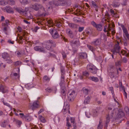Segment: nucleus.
<instances>
[{
  "label": "nucleus",
  "instance_id": "nucleus-18",
  "mask_svg": "<svg viewBox=\"0 0 129 129\" xmlns=\"http://www.w3.org/2000/svg\"><path fill=\"white\" fill-rule=\"evenodd\" d=\"M56 90V88H54V89L52 88H48L46 89V91L49 92H53L54 91Z\"/></svg>",
  "mask_w": 129,
  "mask_h": 129
},
{
  "label": "nucleus",
  "instance_id": "nucleus-12",
  "mask_svg": "<svg viewBox=\"0 0 129 129\" xmlns=\"http://www.w3.org/2000/svg\"><path fill=\"white\" fill-rule=\"evenodd\" d=\"M4 11L9 13H13L14 12L12 8L10 6H7L5 8Z\"/></svg>",
  "mask_w": 129,
  "mask_h": 129
},
{
  "label": "nucleus",
  "instance_id": "nucleus-26",
  "mask_svg": "<svg viewBox=\"0 0 129 129\" xmlns=\"http://www.w3.org/2000/svg\"><path fill=\"white\" fill-rule=\"evenodd\" d=\"M6 62L9 64H11L13 62V61L10 57L8 58L5 60Z\"/></svg>",
  "mask_w": 129,
  "mask_h": 129
},
{
  "label": "nucleus",
  "instance_id": "nucleus-58",
  "mask_svg": "<svg viewBox=\"0 0 129 129\" xmlns=\"http://www.w3.org/2000/svg\"><path fill=\"white\" fill-rule=\"evenodd\" d=\"M91 24L93 26L95 27H96V26L97 24H96V23H95L94 21H92L91 22Z\"/></svg>",
  "mask_w": 129,
  "mask_h": 129
},
{
  "label": "nucleus",
  "instance_id": "nucleus-55",
  "mask_svg": "<svg viewBox=\"0 0 129 129\" xmlns=\"http://www.w3.org/2000/svg\"><path fill=\"white\" fill-rule=\"evenodd\" d=\"M84 27H80L78 29V31L79 32H81L84 29Z\"/></svg>",
  "mask_w": 129,
  "mask_h": 129
},
{
  "label": "nucleus",
  "instance_id": "nucleus-62",
  "mask_svg": "<svg viewBox=\"0 0 129 129\" xmlns=\"http://www.w3.org/2000/svg\"><path fill=\"white\" fill-rule=\"evenodd\" d=\"M16 124L19 125H20L21 124V122L19 120H17L16 121Z\"/></svg>",
  "mask_w": 129,
  "mask_h": 129
},
{
  "label": "nucleus",
  "instance_id": "nucleus-41",
  "mask_svg": "<svg viewBox=\"0 0 129 129\" xmlns=\"http://www.w3.org/2000/svg\"><path fill=\"white\" fill-rule=\"evenodd\" d=\"M113 6L116 7H118L119 6V4L118 2H116L115 1H114L113 3Z\"/></svg>",
  "mask_w": 129,
  "mask_h": 129
},
{
  "label": "nucleus",
  "instance_id": "nucleus-1",
  "mask_svg": "<svg viewBox=\"0 0 129 129\" xmlns=\"http://www.w3.org/2000/svg\"><path fill=\"white\" fill-rule=\"evenodd\" d=\"M124 113L121 110L118 111L117 109H115L113 110V111L111 113L110 115L112 117H113L115 118H120L123 117L124 116Z\"/></svg>",
  "mask_w": 129,
  "mask_h": 129
},
{
  "label": "nucleus",
  "instance_id": "nucleus-25",
  "mask_svg": "<svg viewBox=\"0 0 129 129\" xmlns=\"http://www.w3.org/2000/svg\"><path fill=\"white\" fill-rule=\"evenodd\" d=\"M91 3L92 6L95 8V11H98V9H97L98 6L93 1H92Z\"/></svg>",
  "mask_w": 129,
  "mask_h": 129
},
{
  "label": "nucleus",
  "instance_id": "nucleus-33",
  "mask_svg": "<svg viewBox=\"0 0 129 129\" xmlns=\"http://www.w3.org/2000/svg\"><path fill=\"white\" fill-rule=\"evenodd\" d=\"M39 118L41 122L44 123L46 122V120L42 116H40L39 117Z\"/></svg>",
  "mask_w": 129,
  "mask_h": 129
},
{
  "label": "nucleus",
  "instance_id": "nucleus-15",
  "mask_svg": "<svg viewBox=\"0 0 129 129\" xmlns=\"http://www.w3.org/2000/svg\"><path fill=\"white\" fill-rule=\"evenodd\" d=\"M80 58L81 59L86 58L87 57V54L85 52H82L79 54Z\"/></svg>",
  "mask_w": 129,
  "mask_h": 129
},
{
  "label": "nucleus",
  "instance_id": "nucleus-54",
  "mask_svg": "<svg viewBox=\"0 0 129 129\" xmlns=\"http://www.w3.org/2000/svg\"><path fill=\"white\" fill-rule=\"evenodd\" d=\"M86 33L87 35H89L91 33V31L90 29H89L86 31Z\"/></svg>",
  "mask_w": 129,
  "mask_h": 129
},
{
  "label": "nucleus",
  "instance_id": "nucleus-10",
  "mask_svg": "<svg viewBox=\"0 0 129 129\" xmlns=\"http://www.w3.org/2000/svg\"><path fill=\"white\" fill-rule=\"evenodd\" d=\"M34 50L37 51H40L41 52H45V50L44 48H41L40 46H36L34 47Z\"/></svg>",
  "mask_w": 129,
  "mask_h": 129
},
{
  "label": "nucleus",
  "instance_id": "nucleus-47",
  "mask_svg": "<svg viewBox=\"0 0 129 129\" xmlns=\"http://www.w3.org/2000/svg\"><path fill=\"white\" fill-rule=\"evenodd\" d=\"M68 109L66 108L65 107H63V108L62 110V111L63 112V113L64 114H66V112L67 111Z\"/></svg>",
  "mask_w": 129,
  "mask_h": 129
},
{
  "label": "nucleus",
  "instance_id": "nucleus-3",
  "mask_svg": "<svg viewBox=\"0 0 129 129\" xmlns=\"http://www.w3.org/2000/svg\"><path fill=\"white\" fill-rule=\"evenodd\" d=\"M86 69L88 72L93 74L96 73L97 69L95 66L92 64H88L87 66Z\"/></svg>",
  "mask_w": 129,
  "mask_h": 129
},
{
  "label": "nucleus",
  "instance_id": "nucleus-60",
  "mask_svg": "<svg viewBox=\"0 0 129 129\" xmlns=\"http://www.w3.org/2000/svg\"><path fill=\"white\" fill-rule=\"evenodd\" d=\"M107 29L109 31H110L111 29H113V28H112L110 26V24H109L108 26V27H107Z\"/></svg>",
  "mask_w": 129,
  "mask_h": 129
},
{
  "label": "nucleus",
  "instance_id": "nucleus-2",
  "mask_svg": "<svg viewBox=\"0 0 129 129\" xmlns=\"http://www.w3.org/2000/svg\"><path fill=\"white\" fill-rule=\"evenodd\" d=\"M56 45L55 42L51 40H49L44 42L43 44L46 48L48 50L50 49L52 47H55Z\"/></svg>",
  "mask_w": 129,
  "mask_h": 129
},
{
  "label": "nucleus",
  "instance_id": "nucleus-14",
  "mask_svg": "<svg viewBox=\"0 0 129 129\" xmlns=\"http://www.w3.org/2000/svg\"><path fill=\"white\" fill-rule=\"evenodd\" d=\"M39 107V104L37 103V102H34L33 103L32 106H31V108L33 110H34L35 109Z\"/></svg>",
  "mask_w": 129,
  "mask_h": 129
},
{
  "label": "nucleus",
  "instance_id": "nucleus-43",
  "mask_svg": "<svg viewBox=\"0 0 129 129\" xmlns=\"http://www.w3.org/2000/svg\"><path fill=\"white\" fill-rule=\"evenodd\" d=\"M92 114L93 116L96 117L97 116L98 112L96 110L94 109L93 110Z\"/></svg>",
  "mask_w": 129,
  "mask_h": 129
},
{
  "label": "nucleus",
  "instance_id": "nucleus-7",
  "mask_svg": "<svg viewBox=\"0 0 129 129\" xmlns=\"http://www.w3.org/2000/svg\"><path fill=\"white\" fill-rule=\"evenodd\" d=\"M60 1V4L62 6H67L71 5V0H61Z\"/></svg>",
  "mask_w": 129,
  "mask_h": 129
},
{
  "label": "nucleus",
  "instance_id": "nucleus-8",
  "mask_svg": "<svg viewBox=\"0 0 129 129\" xmlns=\"http://www.w3.org/2000/svg\"><path fill=\"white\" fill-rule=\"evenodd\" d=\"M0 92L4 93H8V88L6 86L1 85L0 86Z\"/></svg>",
  "mask_w": 129,
  "mask_h": 129
},
{
  "label": "nucleus",
  "instance_id": "nucleus-21",
  "mask_svg": "<svg viewBox=\"0 0 129 129\" xmlns=\"http://www.w3.org/2000/svg\"><path fill=\"white\" fill-rule=\"evenodd\" d=\"M121 27L122 28L123 32L125 34L128 33V31L127 29L123 25L121 24Z\"/></svg>",
  "mask_w": 129,
  "mask_h": 129
},
{
  "label": "nucleus",
  "instance_id": "nucleus-27",
  "mask_svg": "<svg viewBox=\"0 0 129 129\" xmlns=\"http://www.w3.org/2000/svg\"><path fill=\"white\" fill-rule=\"evenodd\" d=\"M2 56L3 58L5 59L8 58L9 57V54L6 53H3L2 55Z\"/></svg>",
  "mask_w": 129,
  "mask_h": 129
},
{
  "label": "nucleus",
  "instance_id": "nucleus-28",
  "mask_svg": "<svg viewBox=\"0 0 129 129\" xmlns=\"http://www.w3.org/2000/svg\"><path fill=\"white\" fill-rule=\"evenodd\" d=\"M110 77L111 78H115L117 77L116 74L114 72H111L110 73Z\"/></svg>",
  "mask_w": 129,
  "mask_h": 129
},
{
  "label": "nucleus",
  "instance_id": "nucleus-45",
  "mask_svg": "<svg viewBox=\"0 0 129 129\" xmlns=\"http://www.w3.org/2000/svg\"><path fill=\"white\" fill-rule=\"evenodd\" d=\"M15 9L18 12L22 14V13H23V11H22L20 9L18 8H15Z\"/></svg>",
  "mask_w": 129,
  "mask_h": 129
},
{
  "label": "nucleus",
  "instance_id": "nucleus-63",
  "mask_svg": "<svg viewBox=\"0 0 129 129\" xmlns=\"http://www.w3.org/2000/svg\"><path fill=\"white\" fill-rule=\"evenodd\" d=\"M55 26H56L57 27L60 28V27H62V26H61L60 23H57L56 24Z\"/></svg>",
  "mask_w": 129,
  "mask_h": 129
},
{
  "label": "nucleus",
  "instance_id": "nucleus-20",
  "mask_svg": "<svg viewBox=\"0 0 129 129\" xmlns=\"http://www.w3.org/2000/svg\"><path fill=\"white\" fill-rule=\"evenodd\" d=\"M89 79L95 82H97L99 81L98 78L96 77H89Z\"/></svg>",
  "mask_w": 129,
  "mask_h": 129
},
{
  "label": "nucleus",
  "instance_id": "nucleus-16",
  "mask_svg": "<svg viewBox=\"0 0 129 129\" xmlns=\"http://www.w3.org/2000/svg\"><path fill=\"white\" fill-rule=\"evenodd\" d=\"M70 120L71 123H73L72 124L74 127V129H76V123L75 122V119L74 117H71L70 118Z\"/></svg>",
  "mask_w": 129,
  "mask_h": 129
},
{
  "label": "nucleus",
  "instance_id": "nucleus-49",
  "mask_svg": "<svg viewBox=\"0 0 129 129\" xmlns=\"http://www.w3.org/2000/svg\"><path fill=\"white\" fill-rule=\"evenodd\" d=\"M102 22L103 23H106V22H109V20H107V19L106 18H103L102 19Z\"/></svg>",
  "mask_w": 129,
  "mask_h": 129
},
{
  "label": "nucleus",
  "instance_id": "nucleus-52",
  "mask_svg": "<svg viewBox=\"0 0 129 129\" xmlns=\"http://www.w3.org/2000/svg\"><path fill=\"white\" fill-rule=\"evenodd\" d=\"M109 88L112 95H113V94H114V93L113 87H109Z\"/></svg>",
  "mask_w": 129,
  "mask_h": 129
},
{
  "label": "nucleus",
  "instance_id": "nucleus-44",
  "mask_svg": "<svg viewBox=\"0 0 129 129\" xmlns=\"http://www.w3.org/2000/svg\"><path fill=\"white\" fill-rule=\"evenodd\" d=\"M69 26L72 28H75L76 27V24L72 23H70L69 24Z\"/></svg>",
  "mask_w": 129,
  "mask_h": 129
},
{
  "label": "nucleus",
  "instance_id": "nucleus-29",
  "mask_svg": "<svg viewBox=\"0 0 129 129\" xmlns=\"http://www.w3.org/2000/svg\"><path fill=\"white\" fill-rule=\"evenodd\" d=\"M31 117L29 115L27 116H25V120L27 121H29L31 120Z\"/></svg>",
  "mask_w": 129,
  "mask_h": 129
},
{
  "label": "nucleus",
  "instance_id": "nucleus-57",
  "mask_svg": "<svg viewBox=\"0 0 129 129\" xmlns=\"http://www.w3.org/2000/svg\"><path fill=\"white\" fill-rule=\"evenodd\" d=\"M107 25H105L104 26V31L105 32H106L108 31H109L107 29Z\"/></svg>",
  "mask_w": 129,
  "mask_h": 129
},
{
  "label": "nucleus",
  "instance_id": "nucleus-38",
  "mask_svg": "<svg viewBox=\"0 0 129 129\" xmlns=\"http://www.w3.org/2000/svg\"><path fill=\"white\" fill-rule=\"evenodd\" d=\"M87 46L88 48L90 50L93 52L95 50V49L93 48V47L89 45H87Z\"/></svg>",
  "mask_w": 129,
  "mask_h": 129
},
{
  "label": "nucleus",
  "instance_id": "nucleus-17",
  "mask_svg": "<svg viewBox=\"0 0 129 129\" xmlns=\"http://www.w3.org/2000/svg\"><path fill=\"white\" fill-rule=\"evenodd\" d=\"M2 26L3 28V30L4 31H7L9 29V27L7 25H5V23H2Z\"/></svg>",
  "mask_w": 129,
  "mask_h": 129
},
{
  "label": "nucleus",
  "instance_id": "nucleus-53",
  "mask_svg": "<svg viewBox=\"0 0 129 129\" xmlns=\"http://www.w3.org/2000/svg\"><path fill=\"white\" fill-rule=\"evenodd\" d=\"M115 70L117 71V75H118L119 74V72H118V70H119V71H122L120 67H119L118 69V68L117 67H116V68L115 69Z\"/></svg>",
  "mask_w": 129,
  "mask_h": 129
},
{
  "label": "nucleus",
  "instance_id": "nucleus-24",
  "mask_svg": "<svg viewBox=\"0 0 129 129\" xmlns=\"http://www.w3.org/2000/svg\"><path fill=\"white\" fill-rule=\"evenodd\" d=\"M90 97L89 96H88L85 99L84 102L85 104H87L89 103L90 102Z\"/></svg>",
  "mask_w": 129,
  "mask_h": 129
},
{
  "label": "nucleus",
  "instance_id": "nucleus-46",
  "mask_svg": "<svg viewBox=\"0 0 129 129\" xmlns=\"http://www.w3.org/2000/svg\"><path fill=\"white\" fill-rule=\"evenodd\" d=\"M14 65L15 66H17L21 64V62L19 61H17L14 62Z\"/></svg>",
  "mask_w": 129,
  "mask_h": 129
},
{
  "label": "nucleus",
  "instance_id": "nucleus-37",
  "mask_svg": "<svg viewBox=\"0 0 129 129\" xmlns=\"http://www.w3.org/2000/svg\"><path fill=\"white\" fill-rule=\"evenodd\" d=\"M43 79L44 81H49L50 79L47 76L45 75L43 77Z\"/></svg>",
  "mask_w": 129,
  "mask_h": 129
},
{
  "label": "nucleus",
  "instance_id": "nucleus-31",
  "mask_svg": "<svg viewBox=\"0 0 129 129\" xmlns=\"http://www.w3.org/2000/svg\"><path fill=\"white\" fill-rule=\"evenodd\" d=\"M15 53L16 54V55L18 57H21L23 54L20 51H16L15 52Z\"/></svg>",
  "mask_w": 129,
  "mask_h": 129
},
{
  "label": "nucleus",
  "instance_id": "nucleus-50",
  "mask_svg": "<svg viewBox=\"0 0 129 129\" xmlns=\"http://www.w3.org/2000/svg\"><path fill=\"white\" fill-rule=\"evenodd\" d=\"M106 124H108L110 121V117L109 115L107 116V117H106Z\"/></svg>",
  "mask_w": 129,
  "mask_h": 129
},
{
  "label": "nucleus",
  "instance_id": "nucleus-35",
  "mask_svg": "<svg viewBox=\"0 0 129 129\" xmlns=\"http://www.w3.org/2000/svg\"><path fill=\"white\" fill-rule=\"evenodd\" d=\"M96 27L97 29L99 31H101L102 29V25L100 24H97Z\"/></svg>",
  "mask_w": 129,
  "mask_h": 129
},
{
  "label": "nucleus",
  "instance_id": "nucleus-5",
  "mask_svg": "<svg viewBox=\"0 0 129 129\" xmlns=\"http://www.w3.org/2000/svg\"><path fill=\"white\" fill-rule=\"evenodd\" d=\"M117 42V44L115 45L114 48L111 49V51L114 54H116L117 53H118L119 55H120V46H119V42Z\"/></svg>",
  "mask_w": 129,
  "mask_h": 129
},
{
  "label": "nucleus",
  "instance_id": "nucleus-34",
  "mask_svg": "<svg viewBox=\"0 0 129 129\" xmlns=\"http://www.w3.org/2000/svg\"><path fill=\"white\" fill-rule=\"evenodd\" d=\"M121 64V61H118L115 62V66L116 67H120Z\"/></svg>",
  "mask_w": 129,
  "mask_h": 129
},
{
  "label": "nucleus",
  "instance_id": "nucleus-6",
  "mask_svg": "<svg viewBox=\"0 0 129 129\" xmlns=\"http://www.w3.org/2000/svg\"><path fill=\"white\" fill-rule=\"evenodd\" d=\"M30 7L31 8L36 11L38 10L39 9L42 8H43L44 11H45L44 8L41 5L38 4L37 3L31 5L30 6Z\"/></svg>",
  "mask_w": 129,
  "mask_h": 129
},
{
  "label": "nucleus",
  "instance_id": "nucleus-40",
  "mask_svg": "<svg viewBox=\"0 0 129 129\" xmlns=\"http://www.w3.org/2000/svg\"><path fill=\"white\" fill-rule=\"evenodd\" d=\"M63 107H65L66 108L68 109L69 110L70 109L69 105L67 102H65L64 103V105Z\"/></svg>",
  "mask_w": 129,
  "mask_h": 129
},
{
  "label": "nucleus",
  "instance_id": "nucleus-32",
  "mask_svg": "<svg viewBox=\"0 0 129 129\" xmlns=\"http://www.w3.org/2000/svg\"><path fill=\"white\" fill-rule=\"evenodd\" d=\"M64 80H61V81L59 83V85L61 87H65V85L64 83Z\"/></svg>",
  "mask_w": 129,
  "mask_h": 129
},
{
  "label": "nucleus",
  "instance_id": "nucleus-4",
  "mask_svg": "<svg viewBox=\"0 0 129 129\" xmlns=\"http://www.w3.org/2000/svg\"><path fill=\"white\" fill-rule=\"evenodd\" d=\"M76 96L75 92L73 90H70L68 93V100L70 102L73 101Z\"/></svg>",
  "mask_w": 129,
  "mask_h": 129
},
{
  "label": "nucleus",
  "instance_id": "nucleus-36",
  "mask_svg": "<svg viewBox=\"0 0 129 129\" xmlns=\"http://www.w3.org/2000/svg\"><path fill=\"white\" fill-rule=\"evenodd\" d=\"M103 126L102 124V121L100 120L99 122V123L98 126V129H102Z\"/></svg>",
  "mask_w": 129,
  "mask_h": 129
},
{
  "label": "nucleus",
  "instance_id": "nucleus-64",
  "mask_svg": "<svg viewBox=\"0 0 129 129\" xmlns=\"http://www.w3.org/2000/svg\"><path fill=\"white\" fill-rule=\"evenodd\" d=\"M79 78L81 80H82L84 78H85L84 76L83 75V74H82V75H80L79 76Z\"/></svg>",
  "mask_w": 129,
  "mask_h": 129
},
{
  "label": "nucleus",
  "instance_id": "nucleus-51",
  "mask_svg": "<svg viewBox=\"0 0 129 129\" xmlns=\"http://www.w3.org/2000/svg\"><path fill=\"white\" fill-rule=\"evenodd\" d=\"M110 10L111 13L112 14H113L115 16L117 15V13H115L114 11L112 9H110Z\"/></svg>",
  "mask_w": 129,
  "mask_h": 129
},
{
  "label": "nucleus",
  "instance_id": "nucleus-13",
  "mask_svg": "<svg viewBox=\"0 0 129 129\" xmlns=\"http://www.w3.org/2000/svg\"><path fill=\"white\" fill-rule=\"evenodd\" d=\"M101 43V39L98 38L96 39L94 41L92 42V43L95 45H100Z\"/></svg>",
  "mask_w": 129,
  "mask_h": 129
},
{
  "label": "nucleus",
  "instance_id": "nucleus-30",
  "mask_svg": "<svg viewBox=\"0 0 129 129\" xmlns=\"http://www.w3.org/2000/svg\"><path fill=\"white\" fill-rule=\"evenodd\" d=\"M61 92L62 95H65V92L66 89L65 87H61Z\"/></svg>",
  "mask_w": 129,
  "mask_h": 129
},
{
  "label": "nucleus",
  "instance_id": "nucleus-19",
  "mask_svg": "<svg viewBox=\"0 0 129 129\" xmlns=\"http://www.w3.org/2000/svg\"><path fill=\"white\" fill-rule=\"evenodd\" d=\"M89 72L87 71H85L82 72V74L83 76H84L85 78H87L89 75Z\"/></svg>",
  "mask_w": 129,
  "mask_h": 129
},
{
  "label": "nucleus",
  "instance_id": "nucleus-56",
  "mask_svg": "<svg viewBox=\"0 0 129 129\" xmlns=\"http://www.w3.org/2000/svg\"><path fill=\"white\" fill-rule=\"evenodd\" d=\"M127 53V52L124 50H122L121 51V53L122 55H125V54Z\"/></svg>",
  "mask_w": 129,
  "mask_h": 129
},
{
  "label": "nucleus",
  "instance_id": "nucleus-9",
  "mask_svg": "<svg viewBox=\"0 0 129 129\" xmlns=\"http://www.w3.org/2000/svg\"><path fill=\"white\" fill-rule=\"evenodd\" d=\"M67 34L69 37L71 38H73L74 37V35L72 31L70 29H67L66 30Z\"/></svg>",
  "mask_w": 129,
  "mask_h": 129
},
{
  "label": "nucleus",
  "instance_id": "nucleus-59",
  "mask_svg": "<svg viewBox=\"0 0 129 129\" xmlns=\"http://www.w3.org/2000/svg\"><path fill=\"white\" fill-rule=\"evenodd\" d=\"M49 5H55V2L54 1H51L49 2Z\"/></svg>",
  "mask_w": 129,
  "mask_h": 129
},
{
  "label": "nucleus",
  "instance_id": "nucleus-11",
  "mask_svg": "<svg viewBox=\"0 0 129 129\" xmlns=\"http://www.w3.org/2000/svg\"><path fill=\"white\" fill-rule=\"evenodd\" d=\"M71 44L72 45H76L77 46H79L80 45V42L78 40H72L70 41Z\"/></svg>",
  "mask_w": 129,
  "mask_h": 129
},
{
  "label": "nucleus",
  "instance_id": "nucleus-22",
  "mask_svg": "<svg viewBox=\"0 0 129 129\" xmlns=\"http://www.w3.org/2000/svg\"><path fill=\"white\" fill-rule=\"evenodd\" d=\"M82 91H83V93L85 95H87L88 94L89 90L88 89L85 87L83 88Z\"/></svg>",
  "mask_w": 129,
  "mask_h": 129
},
{
  "label": "nucleus",
  "instance_id": "nucleus-39",
  "mask_svg": "<svg viewBox=\"0 0 129 129\" xmlns=\"http://www.w3.org/2000/svg\"><path fill=\"white\" fill-rule=\"evenodd\" d=\"M64 67H63L61 64L60 65V69L61 74H65V71L64 70Z\"/></svg>",
  "mask_w": 129,
  "mask_h": 129
},
{
  "label": "nucleus",
  "instance_id": "nucleus-23",
  "mask_svg": "<svg viewBox=\"0 0 129 129\" xmlns=\"http://www.w3.org/2000/svg\"><path fill=\"white\" fill-rule=\"evenodd\" d=\"M52 37L54 39H56L57 38L59 37V35L58 34L57 31H55L54 34H53L52 36Z\"/></svg>",
  "mask_w": 129,
  "mask_h": 129
},
{
  "label": "nucleus",
  "instance_id": "nucleus-42",
  "mask_svg": "<svg viewBox=\"0 0 129 129\" xmlns=\"http://www.w3.org/2000/svg\"><path fill=\"white\" fill-rule=\"evenodd\" d=\"M66 126H68V127H71L72 126L71 124H70V122H69V119L68 118L67 119V123Z\"/></svg>",
  "mask_w": 129,
  "mask_h": 129
},
{
  "label": "nucleus",
  "instance_id": "nucleus-48",
  "mask_svg": "<svg viewBox=\"0 0 129 129\" xmlns=\"http://www.w3.org/2000/svg\"><path fill=\"white\" fill-rule=\"evenodd\" d=\"M19 43H20L22 44L23 42V40H22L23 37L22 36H20L19 37Z\"/></svg>",
  "mask_w": 129,
  "mask_h": 129
},
{
  "label": "nucleus",
  "instance_id": "nucleus-61",
  "mask_svg": "<svg viewBox=\"0 0 129 129\" xmlns=\"http://www.w3.org/2000/svg\"><path fill=\"white\" fill-rule=\"evenodd\" d=\"M64 74H61V80H64Z\"/></svg>",
  "mask_w": 129,
  "mask_h": 129
}]
</instances>
